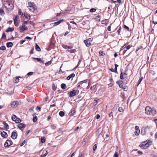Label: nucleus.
<instances>
[{
    "label": "nucleus",
    "instance_id": "1",
    "mask_svg": "<svg viewBox=\"0 0 157 157\" xmlns=\"http://www.w3.org/2000/svg\"><path fill=\"white\" fill-rule=\"evenodd\" d=\"M3 5L8 10H12L14 7V2L12 0H2Z\"/></svg>",
    "mask_w": 157,
    "mask_h": 157
},
{
    "label": "nucleus",
    "instance_id": "2",
    "mask_svg": "<svg viewBox=\"0 0 157 157\" xmlns=\"http://www.w3.org/2000/svg\"><path fill=\"white\" fill-rule=\"evenodd\" d=\"M145 113L147 115L153 116L156 114V111L154 108H152L147 106L145 108Z\"/></svg>",
    "mask_w": 157,
    "mask_h": 157
},
{
    "label": "nucleus",
    "instance_id": "3",
    "mask_svg": "<svg viewBox=\"0 0 157 157\" xmlns=\"http://www.w3.org/2000/svg\"><path fill=\"white\" fill-rule=\"evenodd\" d=\"M146 141H146L142 142L140 144V146L141 148L146 149L149 147V145L147 143H146Z\"/></svg>",
    "mask_w": 157,
    "mask_h": 157
},
{
    "label": "nucleus",
    "instance_id": "4",
    "mask_svg": "<svg viewBox=\"0 0 157 157\" xmlns=\"http://www.w3.org/2000/svg\"><path fill=\"white\" fill-rule=\"evenodd\" d=\"M93 40V38H90L86 40H84V42L86 46L87 47L89 46L91 44L90 42H92Z\"/></svg>",
    "mask_w": 157,
    "mask_h": 157
},
{
    "label": "nucleus",
    "instance_id": "5",
    "mask_svg": "<svg viewBox=\"0 0 157 157\" xmlns=\"http://www.w3.org/2000/svg\"><path fill=\"white\" fill-rule=\"evenodd\" d=\"M19 28L20 32L21 33H23L24 31L28 29L27 26L25 25H24V24H22L21 26H20Z\"/></svg>",
    "mask_w": 157,
    "mask_h": 157
},
{
    "label": "nucleus",
    "instance_id": "6",
    "mask_svg": "<svg viewBox=\"0 0 157 157\" xmlns=\"http://www.w3.org/2000/svg\"><path fill=\"white\" fill-rule=\"evenodd\" d=\"M13 144V142L9 140H7L4 144V146L5 147H8Z\"/></svg>",
    "mask_w": 157,
    "mask_h": 157
},
{
    "label": "nucleus",
    "instance_id": "7",
    "mask_svg": "<svg viewBox=\"0 0 157 157\" xmlns=\"http://www.w3.org/2000/svg\"><path fill=\"white\" fill-rule=\"evenodd\" d=\"M19 105L18 101H14L12 102L11 104V106L12 108L17 107Z\"/></svg>",
    "mask_w": 157,
    "mask_h": 157
},
{
    "label": "nucleus",
    "instance_id": "8",
    "mask_svg": "<svg viewBox=\"0 0 157 157\" xmlns=\"http://www.w3.org/2000/svg\"><path fill=\"white\" fill-rule=\"evenodd\" d=\"M18 17L17 16H14L13 17L14 24L16 26H18Z\"/></svg>",
    "mask_w": 157,
    "mask_h": 157
},
{
    "label": "nucleus",
    "instance_id": "9",
    "mask_svg": "<svg viewBox=\"0 0 157 157\" xmlns=\"http://www.w3.org/2000/svg\"><path fill=\"white\" fill-rule=\"evenodd\" d=\"M17 134L16 131L13 132L11 135V137L13 139L17 138Z\"/></svg>",
    "mask_w": 157,
    "mask_h": 157
},
{
    "label": "nucleus",
    "instance_id": "10",
    "mask_svg": "<svg viewBox=\"0 0 157 157\" xmlns=\"http://www.w3.org/2000/svg\"><path fill=\"white\" fill-rule=\"evenodd\" d=\"M135 129V131L134 132V134L135 135H138L140 132L139 128L138 126H136Z\"/></svg>",
    "mask_w": 157,
    "mask_h": 157
},
{
    "label": "nucleus",
    "instance_id": "11",
    "mask_svg": "<svg viewBox=\"0 0 157 157\" xmlns=\"http://www.w3.org/2000/svg\"><path fill=\"white\" fill-rule=\"evenodd\" d=\"M77 92L75 90H73L70 93L69 96L71 97L75 96Z\"/></svg>",
    "mask_w": 157,
    "mask_h": 157
},
{
    "label": "nucleus",
    "instance_id": "12",
    "mask_svg": "<svg viewBox=\"0 0 157 157\" xmlns=\"http://www.w3.org/2000/svg\"><path fill=\"white\" fill-rule=\"evenodd\" d=\"M0 134L1 135L2 137L4 138H6L8 136V134L7 133L4 131H0Z\"/></svg>",
    "mask_w": 157,
    "mask_h": 157
},
{
    "label": "nucleus",
    "instance_id": "13",
    "mask_svg": "<svg viewBox=\"0 0 157 157\" xmlns=\"http://www.w3.org/2000/svg\"><path fill=\"white\" fill-rule=\"evenodd\" d=\"M116 83L120 88H123V82L122 81L118 80L117 81Z\"/></svg>",
    "mask_w": 157,
    "mask_h": 157
},
{
    "label": "nucleus",
    "instance_id": "14",
    "mask_svg": "<svg viewBox=\"0 0 157 157\" xmlns=\"http://www.w3.org/2000/svg\"><path fill=\"white\" fill-rule=\"evenodd\" d=\"M26 125L25 124H24L22 123H20L19 124L18 127L20 129H22L23 128H25Z\"/></svg>",
    "mask_w": 157,
    "mask_h": 157
},
{
    "label": "nucleus",
    "instance_id": "15",
    "mask_svg": "<svg viewBox=\"0 0 157 157\" xmlns=\"http://www.w3.org/2000/svg\"><path fill=\"white\" fill-rule=\"evenodd\" d=\"M63 19H61V20H59V21H57V22H54V23H52V24L53 25V26H56V25H59V24H60V23L62 22V21H63Z\"/></svg>",
    "mask_w": 157,
    "mask_h": 157
},
{
    "label": "nucleus",
    "instance_id": "16",
    "mask_svg": "<svg viewBox=\"0 0 157 157\" xmlns=\"http://www.w3.org/2000/svg\"><path fill=\"white\" fill-rule=\"evenodd\" d=\"M75 109L73 108L71 110V112L69 113V115L71 116H73L75 113Z\"/></svg>",
    "mask_w": 157,
    "mask_h": 157
},
{
    "label": "nucleus",
    "instance_id": "17",
    "mask_svg": "<svg viewBox=\"0 0 157 157\" xmlns=\"http://www.w3.org/2000/svg\"><path fill=\"white\" fill-rule=\"evenodd\" d=\"M33 59H36L37 60V61L40 63H44V62L43 60L41 59L40 58H33Z\"/></svg>",
    "mask_w": 157,
    "mask_h": 157
},
{
    "label": "nucleus",
    "instance_id": "18",
    "mask_svg": "<svg viewBox=\"0 0 157 157\" xmlns=\"http://www.w3.org/2000/svg\"><path fill=\"white\" fill-rule=\"evenodd\" d=\"M21 78V77H20L19 76H18L16 78H13V82H14L15 83H17V82H19V78Z\"/></svg>",
    "mask_w": 157,
    "mask_h": 157
},
{
    "label": "nucleus",
    "instance_id": "19",
    "mask_svg": "<svg viewBox=\"0 0 157 157\" xmlns=\"http://www.w3.org/2000/svg\"><path fill=\"white\" fill-rule=\"evenodd\" d=\"M75 76V74L74 73H72L68 76L67 78V80H70L71 78L74 77Z\"/></svg>",
    "mask_w": 157,
    "mask_h": 157
},
{
    "label": "nucleus",
    "instance_id": "20",
    "mask_svg": "<svg viewBox=\"0 0 157 157\" xmlns=\"http://www.w3.org/2000/svg\"><path fill=\"white\" fill-rule=\"evenodd\" d=\"M3 124L4 125V127L6 128V129L7 130L9 128V126L8 124L6 123L5 121L3 122Z\"/></svg>",
    "mask_w": 157,
    "mask_h": 157
},
{
    "label": "nucleus",
    "instance_id": "21",
    "mask_svg": "<svg viewBox=\"0 0 157 157\" xmlns=\"http://www.w3.org/2000/svg\"><path fill=\"white\" fill-rule=\"evenodd\" d=\"M14 30V29L13 27H9L6 30V32H12Z\"/></svg>",
    "mask_w": 157,
    "mask_h": 157
},
{
    "label": "nucleus",
    "instance_id": "22",
    "mask_svg": "<svg viewBox=\"0 0 157 157\" xmlns=\"http://www.w3.org/2000/svg\"><path fill=\"white\" fill-rule=\"evenodd\" d=\"M35 49L37 51L39 52H40L41 51L39 46L36 44Z\"/></svg>",
    "mask_w": 157,
    "mask_h": 157
},
{
    "label": "nucleus",
    "instance_id": "23",
    "mask_svg": "<svg viewBox=\"0 0 157 157\" xmlns=\"http://www.w3.org/2000/svg\"><path fill=\"white\" fill-rule=\"evenodd\" d=\"M13 45V44L12 42H8L6 43V46L8 48L11 47Z\"/></svg>",
    "mask_w": 157,
    "mask_h": 157
},
{
    "label": "nucleus",
    "instance_id": "24",
    "mask_svg": "<svg viewBox=\"0 0 157 157\" xmlns=\"http://www.w3.org/2000/svg\"><path fill=\"white\" fill-rule=\"evenodd\" d=\"M145 129V128H142L141 130V133L143 135H145L146 134Z\"/></svg>",
    "mask_w": 157,
    "mask_h": 157
},
{
    "label": "nucleus",
    "instance_id": "25",
    "mask_svg": "<svg viewBox=\"0 0 157 157\" xmlns=\"http://www.w3.org/2000/svg\"><path fill=\"white\" fill-rule=\"evenodd\" d=\"M118 106L117 105H116L114 106V107L113 108V109H112V112H113V111H116L117 110V108Z\"/></svg>",
    "mask_w": 157,
    "mask_h": 157
},
{
    "label": "nucleus",
    "instance_id": "26",
    "mask_svg": "<svg viewBox=\"0 0 157 157\" xmlns=\"http://www.w3.org/2000/svg\"><path fill=\"white\" fill-rule=\"evenodd\" d=\"M61 88L63 90L65 89L66 88V85L64 83H62L61 85Z\"/></svg>",
    "mask_w": 157,
    "mask_h": 157
},
{
    "label": "nucleus",
    "instance_id": "27",
    "mask_svg": "<svg viewBox=\"0 0 157 157\" xmlns=\"http://www.w3.org/2000/svg\"><path fill=\"white\" fill-rule=\"evenodd\" d=\"M115 69L114 71V72L117 73V67H118V65L116 64H115Z\"/></svg>",
    "mask_w": 157,
    "mask_h": 157
},
{
    "label": "nucleus",
    "instance_id": "28",
    "mask_svg": "<svg viewBox=\"0 0 157 157\" xmlns=\"http://www.w3.org/2000/svg\"><path fill=\"white\" fill-rule=\"evenodd\" d=\"M59 114L60 117H62L64 116L65 113L63 111H60L59 113Z\"/></svg>",
    "mask_w": 157,
    "mask_h": 157
},
{
    "label": "nucleus",
    "instance_id": "29",
    "mask_svg": "<svg viewBox=\"0 0 157 157\" xmlns=\"http://www.w3.org/2000/svg\"><path fill=\"white\" fill-rule=\"evenodd\" d=\"M37 120V117L36 116H34L33 119V121L34 122H36Z\"/></svg>",
    "mask_w": 157,
    "mask_h": 157
},
{
    "label": "nucleus",
    "instance_id": "30",
    "mask_svg": "<svg viewBox=\"0 0 157 157\" xmlns=\"http://www.w3.org/2000/svg\"><path fill=\"white\" fill-rule=\"evenodd\" d=\"M17 117L15 115H13L12 117V120L14 121H15L16 120V119H17Z\"/></svg>",
    "mask_w": 157,
    "mask_h": 157
},
{
    "label": "nucleus",
    "instance_id": "31",
    "mask_svg": "<svg viewBox=\"0 0 157 157\" xmlns=\"http://www.w3.org/2000/svg\"><path fill=\"white\" fill-rule=\"evenodd\" d=\"M45 138L44 137H42L41 138V141L42 143H44L45 141Z\"/></svg>",
    "mask_w": 157,
    "mask_h": 157
},
{
    "label": "nucleus",
    "instance_id": "32",
    "mask_svg": "<svg viewBox=\"0 0 157 157\" xmlns=\"http://www.w3.org/2000/svg\"><path fill=\"white\" fill-rule=\"evenodd\" d=\"M128 44V43H127L126 44H125L121 48L120 51H121L124 48H125L126 45Z\"/></svg>",
    "mask_w": 157,
    "mask_h": 157
},
{
    "label": "nucleus",
    "instance_id": "33",
    "mask_svg": "<svg viewBox=\"0 0 157 157\" xmlns=\"http://www.w3.org/2000/svg\"><path fill=\"white\" fill-rule=\"evenodd\" d=\"M5 14L4 10L1 8H0V15H2Z\"/></svg>",
    "mask_w": 157,
    "mask_h": 157
},
{
    "label": "nucleus",
    "instance_id": "34",
    "mask_svg": "<svg viewBox=\"0 0 157 157\" xmlns=\"http://www.w3.org/2000/svg\"><path fill=\"white\" fill-rule=\"evenodd\" d=\"M6 47L5 46L0 47V50H6Z\"/></svg>",
    "mask_w": 157,
    "mask_h": 157
},
{
    "label": "nucleus",
    "instance_id": "35",
    "mask_svg": "<svg viewBox=\"0 0 157 157\" xmlns=\"http://www.w3.org/2000/svg\"><path fill=\"white\" fill-rule=\"evenodd\" d=\"M68 51L70 53H74L76 51L75 49L68 50Z\"/></svg>",
    "mask_w": 157,
    "mask_h": 157
},
{
    "label": "nucleus",
    "instance_id": "36",
    "mask_svg": "<svg viewBox=\"0 0 157 157\" xmlns=\"http://www.w3.org/2000/svg\"><path fill=\"white\" fill-rule=\"evenodd\" d=\"M51 63H52V62L51 61H48V62L46 63H45V66H48L49 65L51 64Z\"/></svg>",
    "mask_w": 157,
    "mask_h": 157
},
{
    "label": "nucleus",
    "instance_id": "37",
    "mask_svg": "<svg viewBox=\"0 0 157 157\" xmlns=\"http://www.w3.org/2000/svg\"><path fill=\"white\" fill-rule=\"evenodd\" d=\"M109 116L110 118H112L113 117V112H111V113H109Z\"/></svg>",
    "mask_w": 157,
    "mask_h": 157
},
{
    "label": "nucleus",
    "instance_id": "38",
    "mask_svg": "<svg viewBox=\"0 0 157 157\" xmlns=\"http://www.w3.org/2000/svg\"><path fill=\"white\" fill-rule=\"evenodd\" d=\"M122 88L124 91H127L128 90V87L126 86H125L124 87L123 86Z\"/></svg>",
    "mask_w": 157,
    "mask_h": 157
},
{
    "label": "nucleus",
    "instance_id": "39",
    "mask_svg": "<svg viewBox=\"0 0 157 157\" xmlns=\"http://www.w3.org/2000/svg\"><path fill=\"white\" fill-rule=\"evenodd\" d=\"M124 75L123 74V73L121 72L120 74V78L121 79H123L124 78Z\"/></svg>",
    "mask_w": 157,
    "mask_h": 157
},
{
    "label": "nucleus",
    "instance_id": "40",
    "mask_svg": "<svg viewBox=\"0 0 157 157\" xmlns=\"http://www.w3.org/2000/svg\"><path fill=\"white\" fill-rule=\"evenodd\" d=\"M105 55V53L103 52V51H100L99 52V56H103Z\"/></svg>",
    "mask_w": 157,
    "mask_h": 157
},
{
    "label": "nucleus",
    "instance_id": "41",
    "mask_svg": "<svg viewBox=\"0 0 157 157\" xmlns=\"http://www.w3.org/2000/svg\"><path fill=\"white\" fill-rule=\"evenodd\" d=\"M2 38L6 39V35L5 33H3L2 37Z\"/></svg>",
    "mask_w": 157,
    "mask_h": 157
},
{
    "label": "nucleus",
    "instance_id": "42",
    "mask_svg": "<svg viewBox=\"0 0 157 157\" xmlns=\"http://www.w3.org/2000/svg\"><path fill=\"white\" fill-rule=\"evenodd\" d=\"M15 122L16 123H19L21 122V120L19 118H17L16 119V121H15Z\"/></svg>",
    "mask_w": 157,
    "mask_h": 157
},
{
    "label": "nucleus",
    "instance_id": "43",
    "mask_svg": "<svg viewBox=\"0 0 157 157\" xmlns=\"http://www.w3.org/2000/svg\"><path fill=\"white\" fill-rule=\"evenodd\" d=\"M90 11L91 12L93 13L95 12L96 11V10L95 8H91Z\"/></svg>",
    "mask_w": 157,
    "mask_h": 157
},
{
    "label": "nucleus",
    "instance_id": "44",
    "mask_svg": "<svg viewBox=\"0 0 157 157\" xmlns=\"http://www.w3.org/2000/svg\"><path fill=\"white\" fill-rule=\"evenodd\" d=\"M96 20L98 21H100V16H98L96 17Z\"/></svg>",
    "mask_w": 157,
    "mask_h": 157
},
{
    "label": "nucleus",
    "instance_id": "45",
    "mask_svg": "<svg viewBox=\"0 0 157 157\" xmlns=\"http://www.w3.org/2000/svg\"><path fill=\"white\" fill-rule=\"evenodd\" d=\"M97 147V144H94L93 147V150L94 151H95L96 150V149Z\"/></svg>",
    "mask_w": 157,
    "mask_h": 157
},
{
    "label": "nucleus",
    "instance_id": "46",
    "mask_svg": "<svg viewBox=\"0 0 157 157\" xmlns=\"http://www.w3.org/2000/svg\"><path fill=\"white\" fill-rule=\"evenodd\" d=\"M151 140H148L147 142V141L146 142V143H147L149 145V146L151 144Z\"/></svg>",
    "mask_w": 157,
    "mask_h": 157
},
{
    "label": "nucleus",
    "instance_id": "47",
    "mask_svg": "<svg viewBox=\"0 0 157 157\" xmlns=\"http://www.w3.org/2000/svg\"><path fill=\"white\" fill-rule=\"evenodd\" d=\"M87 81H88L87 79L85 80L79 82V83H80L81 84H82L86 82Z\"/></svg>",
    "mask_w": 157,
    "mask_h": 157
},
{
    "label": "nucleus",
    "instance_id": "48",
    "mask_svg": "<svg viewBox=\"0 0 157 157\" xmlns=\"http://www.w3.org/2000/svg\"><path fill=\"white\" fill-rule=\"evenodd\" d=\"M97 85H94L93 86H91L90 87V90H93L94 89H95L96 86Z\"/></svg>",
    "mask_w": 157,
    "mask_h": 157
},
{
    "label": "nucleus",
    "instance_id": "49",
    "mask_svg": "<svg viewBox=\"0 0 157 157\" xmlns=\"http://www.w3.org/2000/svg\"><path fill=\"white\" fill-rule=\"evenodd\" d=\"M118 110L120 112H122L123 111V108L122 107H119L118 108Z\"/></svg>",
    "mask_w": 157,
    "mask_h": 157
},
{
    "label": "nucleus",
    "instance_id": "50",
    "mask_svg": "<svg viewBox=\"0 0 157 157\" xmlns=\"http://www.w3.org/2000/svg\"><path fill=\"white\" fill-rule=\"evenodd\" d=\"M52 89L55 91L56 90V86L54 84H53L52 85Z\"/></svg>",
    "mask_w": 157,
    "mask_h": 157
},
{
    "label": "nucleus",
    "instance_id": "51",
    "mask_svg": "<svg viewBox=\"0 0 157 157\" xmlns=\"http://www.w3.org/2000/svg\"><path fill=\"white\" fill-rule=\"evenodd\" d=\"M24 16L27 19H28V17H29V19H30V16H28L27 14L24 13Z\"/></svg>",
    "mask_w": 157,
    "mask_h": 157
},
{
    "label": "nucleus",
    "instance_id": "52",
    "mask_svg": "<svg viewBox=\"0 0 157 157\" xmlns=\"http://www.w3.org/2000/svg\"><path fill=\"white\" fill-rule=\"evenodd\" d=\"M51 127L52 129H54L56 128V127L54 125H52L51 126Z\"/></svg>",
    "mask_w": 157,
    "mask_h": 157
},
{
    "label": "nucleus",
    "instance_id": "53",
    "mask_svg": "<svg viewBox=\"0 0 157 157\" xmlns=\"http://www.w3.org/2000/svg\"><path fill=\"white\" fill-rule=\"evenodd\" d=\"M143 79V78L141 77L139 80L138 82V86L140 83L141 82L142 80Z\"/></svg>",
    "mask_w": 157,
    "mask_h": 157
},
{
    "label": "nucleus",
    "instance_id": "54",
    "mask_svg": "<svg viewBox=\"0 0 157 157\" xmlns=\"http://www.w3.org/2000/svg\"><path fill=\"white\" fill-rule=\"evenodd\" d=\"M143 48V47L142 46H140L139 47L137 48L136 50V51L137 52L140 49H141Z\"/></svg>",
    "mask_w": 157,
    "mask_h": 157
},
{
    "label": "nucleus",
    "instance_id": "55",
    "mask_svg": "<svg viewBox=\"0 0 157 157\" xmlns=\"http://www.w3.org/2000/svg\"><path fill=\"white\" fill-rule=\"evenodd\" d=\"M118 153L117 152H115L114 154V157H118Z\"/></svg>",
    "mask_w": 157,
    "mask_h": 157
},
{
    "label": "nucleus",
    "instance_id": "56",
    "mask_svg": "<svg viewBox=\"0 0 157 157\" xmlns=\"http://www.w3.org/2000/svg\"><path fill=\"white\" fill-rule=\"evenodd\" d=\"M33 74V72H29V73H27V75L28 76H30V75H32Z\"/></svg>",
    "mask_w": 157,
    "mask_h": 157
},
{
    "label": "nucleus",
    "instance_id": "57",
    "mask_svg": "<svg viewBox=\"0 0 157 157\" xmlns=\"http://www.w3.org/2000/svg\"><path fill=\"white\" fill-rule=\"evenodd\" d=\"M124 28H125V29H127V30H128V31H129V28L127 26H126V25H124Z\"/></svg>",
    "mask_w": 157,
    "mask_h": 157
},
{
    "label": "nucleus",
    "instance_id": "58",
    "mask_svg": "<svg viewBox=\"0 0 157 157\" xmlns=\"http://www.w3.org/2000/svg\"><path fill=\"white\" fill-rule=\"evenodd\" d=\"M21 13H22V11H21V10L19 9V10L18 12V14L19 15H21Z\"/></svg>",
    "mask_w": 157,
    "mask_h": 157
},
{
    "label": "nucleus",
    "instance_id": "59",
    "mask_svg": "<svg viewBox=\"0 0 157 157\" xmlns=\"http://www.w3.org/2000/svg\"><path fill=\"white\" fill-rule=\"evenodd\" d=\"M94 101L95 102L94 103V105H95L97 104L98 101L96 100H94Z\"/></svg>",
    "mask_w": 157,
    "mask_h": 157
},
{
    "label": "nucleus",
    "instance_id": "60",
    "mask_svg": "<svg viewBox=\"0 0 157 157\" xmlns=\"http://www.w3.org/2000/svg\"><path fill=\"white\" fill-rule=\"evenodd\" d=\"M121 26H120V27H119V29H118V30L117 31V32L118 33V34H119V33L121 31Z\"/></svg>",
    "mask_w": 157,
    "mask_h": 157
},
{
    "label": "nucleus",
    "instance_id": "61",
    "mask_svg": "<svg viewBox=\"0 0 157 157\" xmlns=\"http://www.w3.org/2000/svg\"><path fill=\"white\" fill-rule=\"evenodd\" d=\"M79 155H81V156H82V157H84V153L83 152H82L80 153Z\"/></svg>",
    "mask_w": 157,
    "mask_h": 157
},
{
    "label": "nucleus",
    "instance_id": "62",
    "mask_svg": "<svg viewBox=\"0 0 157 157\" xmlns=\"http://www.w3.org/2000/svg\"><path fill=\"white\" fill-rule=\"evenodd\" d=\"M63 47L65 49H67L68 48V46L65 45H63Z\"/></svg>",
    "mask_w": 157,
    "mask_h": 157
},
{
    "label": "nucleus",
    "instance_id": "63",
    "mask_svg": "<svg viewBox=\"0 0 157 157\" xmlns=\"http://www.w3.org/2000/svg\"><path fill=\"white\" fill-rule=\"evenodd\" d=\"M102 24H105V25H106L108 23V22L107 21H105V22L104 21H102Z\"/></svg>",
    "mask_w": 157,
    "mask_h": 157
},
{
    "label": "nucleus",
    "instance_id": "64",
    "mask_svg": "<svg viewBox=\"0 0 157 157\" xmlns=\"http://www.w3.org/2000/svg\"><path fill=\"white\" fill-rule=\"evenodd\" d=\"M131 47V46L130 45H128L126 47V48L127 50H128Z\"/></svg>",
    "mask_w": 157,
    "mask_h": 157
}]
</instances>
